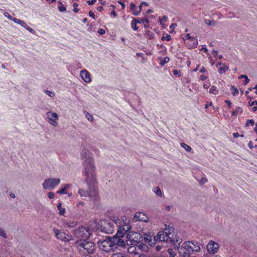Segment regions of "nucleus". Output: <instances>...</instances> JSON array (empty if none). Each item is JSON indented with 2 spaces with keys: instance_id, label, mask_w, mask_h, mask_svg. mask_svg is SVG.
Returning a JSON list of instances; mask_svg holds the SVG:
<instances>
[{
  "instance_id": "f257e3e1",
  "label": "nucleus",
  "mask_w": 257,
  "mask_h": 257,
  "mask_svg": "<svg viewBox=\"0 0 257 257\" xmlns=\"http://www.w3.org/2000/svg\"><path fill=\"white\" fill-rule=\"evenodd\" d=\"M81 159L83 160V174L85 177L84 181L88 186V191L79 189L78 193L81 197H89L95 200L97 196V192L95 187L96 182V175L94 160L90 156L88 151L85 150L81 154Z\"/></svg>"
},
{
  "instance_id": "f03ea898",
  "label": "nucleus",
  "mask_w": 257,
  "mask_h": 257,
  "mask_svg": "<svg viewBox=\"0 0 257 257\" xmlns=\"http://www.w3.org/2000/svg\"><path fill=\"white\" fill-rule=\"evenodd\" d=\"M115 223L116 224H120L121 225L118 229L116 234L112 237H107L105 239H99L97 241L99 248L107 252L114 251L117 246L122 247L125 246V242L122 238L131 228L129 220L126 219L124 220H122V221L119 219H116Z\"/></svg>"
},
{
  "instance_id": "7ed1b4c3",
  "label": "nucleus",
  "mask_w": 257,
  "mask_h": 257,
  "mask_svg": "<svg viewBox=\"0 0 257 257\" xmlns=\"http://www.w3.org/2000/svg\"><path fill=\"white\" fill-rule=\"evenodd\" d=\"M76 243L78 245L79 250L85 254H92L95 251V245L92 242L82 239L77 241Z\"/></svg>"
},
{
  "instance_id": "20e7f679",
  "label": "nucleus",
  "mask_w": 257,
  "mask_h": 257,
  "mask_svg": "<svg viewBox=\"0 0 257 257\" xmlns=\"http://www.w3.org/2000/svg\"><path fill=\"white\" fill-rule=\"evenodd\" d=\"M192 241H186L181 246H179L177 250L180 256L182 257H190L192 253L191 245Z\"/></svg>"
},
{
  "instance_id": "39448f33",
  "label": "nucleus",
  "mask_w": 257,
  "mask_h": 257,
  "mask_svg": "<svg viewBox=\"0 0 257 257\" xmlns=\"http://www.w3.org/2000/svg\"><path fill=\"white\" fill-rule=\"evenodd\" d=\"M126 238L125 243L128 245H137L142 239V235L137 232L130 231L126 235Z\"/></svg>"
},
{
  "instance_id": "423d86ee",
  "label": "nucleus",
  "mask_w": 257,
  "mask_h": 257,
  "mask_svg": "<svg viewBox=\"0 0 257 257\" xmlns=\"http://www.w3.org/2000/svg\"><path fill=\"white\" fill-rule=\"evenodd\" d=\"M171 227H165L164 231H159L157 236L154 237V240L169 243V238H170L169 235H171V237L173 236L171 234Z\"/></svg>"
},
{
  "instance_id": "0eeeda50",
  "label": "nucleus",
  "mask_w": 257,
  "mask_h": 257,
  "mask_svg": "<svg viewBox=\"0 0 257 257\" xmlns=\"http://www.w3.org/2000/svg\"><path fill=\"white\" fill-rule=\"evenodd\" d=\"M100 229L102 232L107 234L113 233L114 225L112 222L106 220H101L99 223Z\"/></svg>"
},
{
  "instance_id": "6e6552de",
  "label": "nucleus",
  "mask_w": 257,
  "mask_h": 257,
  "mask_svg": "<svg viewBox=\"0 0 257 257\" xmlns=\"http://www.w3.org/2000/svg\"><path fill=\"white\" fill-rule=\"evenodd\" d=\"M61 180L59 178H49L45 179L42 183L44 189H53L60 183Z\"/></svg>"
},
{
  "instance_id": "1a4fd4ad",
  "label": "nucleus",
  "mask_w": 257,
  "mask_h": 257,
  "mask_svg": "<svg viewBox=\"0 0 257 257\" xmlns=\"http://www.w3.org/2000/svg\"><path fill=\"white\" fill-rule=\"evenodd\" d=\"M53 231L56 237L63 242H68L73 239L72 235L66 234L61 230L54 228Z\"/></svg>"
},
{
  "instance_id": "9d476101",
  "label": "nucleus",
  "mask_w": 257,
  "mask_h": 257,
  "mask_svg": "<svg viewBox=\"0 0 257 257\" xmlns=\"http://www.w3.org/2000/svg\"><path fill=\"white\" fill-rule=\"evenodd\" d=\"M74 235L78 238H82L85 239V238L89 236L90 233L87 228L81 227L75 230Z\"/></svg>"
},
{
  "instance_id": "9b49d317",
  "label": "nucleus",
  "mask_w": 257,
  "mask_h": 257,
  "mask_svg": "<svg viewBox=\"0 0 257 257\" xmlns=\"http://www.w3.org/2000/svg\"><path fill=\"white\" fill-rule=\"evenodd\" d=\"M46 115L49 123L53 126H57L58 124V115L56 112H52L51 111L47 112Z\"/></svg>"
},
{
  "instance_id": "f8f14e48",
  "label": "nucleus",
  "mask_w": 257,
  "mask_h": 257,
  "mask_svg": "<svg viewBox=\"0 0 257 257\" xmlns=\"http://www.w3.org/2000/svg\"><path fill=\"white\" fill-rule=\"evenodd\" d=\"M171 234L173 236L171 237V235H170V238H169V243H172L175 246V248L177 249L182 242V238L174 233V229L172 227L171 228Z\"/></svg>"
},
{
  "instance_id": "ddd939ff",
  "label": "nucleus",
  "mask_w": 257,
  "mask_h": 257,
  "mask_svg": "<svg viewBox=\"0 0 257 257\" xmlns=\"http://www.w3.org/2000/svg\"><path fill=\"white\" fill-rule=\"evenodd\" d=\"M206 248L208 252L207 254L211 256V254H214L218 251L219 245L217 242L211 240L207 244Z\"/></svg>"
},
{
  "instance_id": "4468645a",
  "label": "nucleus",
  "mask_w": 257,
  "mask_h": 257,
  "mask_svg": "<svg viewBox=\"0 0 257 257\" xmlns=\"http://www.w3.org/2000/svg\"><path fill=\"white\" fill-rule=\"evenodd\" d=\"M133 221L134 222H137L138 221L148 222L149 221V217L145 213L141 212H138L134 216Z\"/></svg>"
},
{
  "instance_id": "2eb2a0df",
  "label": "nucleus",
  "mask_w": 257,
  "mask_h": 257,
  "mask_svg": "<svg viewBox=\"0 0 257 257\" xmlns=\"http://www.w3.org/2000/svg\"><path fill=\"white\" fill-rule=\"evenodd\" d=\"M81 78L86 83L91 82V78L89 73L86 70H82L80 73Z\"/></svg>"
},
{
  "instance_id": "dca6fc26",
  "label": "nucleus",
  "mask_w": 257,
  "mask_h": 257,
  "mask_svg": "<svg viewBox=\"0 0 257 257\" xmlns=\"http://www.w3.org/2000/svg\"><path fill=\"white\" fill-rule=\"evenodd\" d=\"M185 43L187 47L190 49L197 46L198 41L195 38L192 37L189 41H185Z\"/></svg>"
},
{
  "instance_id": "f3484780",
  "label": "nucleus",
  "mask_w": 257,
  "mask_h": 257,
  "mask_svg": "<svg viewBox=\"0 0 257 257\" xmlns=\"http://www.w3.org/2000/svg\"><path fill=\"white\" fill-rule=\"evenodd\" d=\"M144 238L146 242L152 245L155 243L154 239H153L152 236L150 233H145L144 234Z\"/></svg>"
},
{
  "instance_id": "a211bd4d",
  "label": "nucleus",
  "mask_w": 257,
  "mask_h": 257,
  "mask_svg": "<svg viewBox=\"0 0 257 257\" xmlns=\"http://www.w3.org/2000/svg\"><path fill=\"white\" fill-rule=\"evenodd\" d=\"M63 187L59 190L57 191V193L60 194H65L67 193L66 190L71 187V185L68 184H63L61 185Z\"/></svg>"
},
{
  "instance_id": "6ab92c4d",
  "label": "nucleus",
  "mask_w": 257,
  "mask_h": 257,
  "mask_svg": "<svg viewBox=\"0 0 257 257\" xmlns=\"http://www.w3.org/2000/svg\"><path fill=\"white\" fill-rule=\"evenodd\" d=\"M137 24H141V21L136 18H133L131 22V27L132 29L135 31L138 30V27L137 26Z\"/></svg>"
},
{
  "instance_id": "aec40b11",
  "label": "nucleus",
  "mask_w": 257,
  "mask_h": 257,
  "mask_svg": "<svg viewBox=\"0 0 257 257\" xmlns=\"http://www.w3.org/2000/svg\"><path fill=\"white\" fill-rule=\"evenodd\" d=\"M191 248H192V252H199L201 250L200 247L199 245V243L196 241H192Z\"/></svg>"
},
{
  "instance_id": "412c9836",
  "label": "nucleus",
  "mask_w": 257,
  "mask_h": 257,
  "mask_svg": "<svg viewBox=\"0 0 257 257\" xmlns=\"http://www.w3.org/2000/svg\"><path fill=\"white\" fill-rule=\"evenodd\" d=\"M159 60H160V65L161 66H164L170 61V59L168 57H165V58L159 57Z\"/></svg>"
},
{
  "instance_id": "4be33fe9",
  "label": "nucleus",
  "mask_w": 257,
  "mask_h": 257,
  "mask_svg": "<svg viewBox=\"0 0 257 257\" xmlns=\"http://www.w3.org/2000/svg\"><path fill=\"white\" fill-rule=\"evenodd\" d=\"M138 248L139 249L144 252H147L149 250L148 246L144 243L140 244L138 246Z\"/></svg>"
},
{
  "instance_id": "5701e85b",
  "label": "nucleus",
  "mask_w": 257,
  "mask_h": 257,
  "mask_svg": "<svg viewBox=\"0 0 257 257\" xmlns=\"http://www.w3.org/2000/svg\"><path fill=\"white\" fill-rule=\"evenodd\" d=\"M136 245H132L128 248L127 250L128 252L134 254H139L140 253L138 252Z\"/></svg>"
},
{
  "instance_id": "b1692460",
  "label": "nucleus",
  "mask_w": 257,
  "mask_h": 257,
  "mask_svg": "<svg viewBox=\"0 0 257 257\" xmlns=\"http://www.w3.org/2000/svg\"><path fill=\"white\" fill-rule=\"evenodd\" d=\"M229 69V67H227L225 64H222V66L218 68V72L220 74H223L226 71Z\"/></svg>"
},
{
  "instance_id": "393cba45",
  "label": "nucleus",
  "mask_w": 257,
  "mask_h": 257,
  "mask_svg": "<svg viewBox=\"0 0 257 257\" xmlns=\"http://www.w3.org/2000/svg\"><path fill=\"white\" fill-rule=\"evenodd\" d=\"M57 208L59 211V214L60 215H64L65 213V208L62 207L61 203H59L58 204Z\"/></svg>"
},
{
  "instance_id": "a878e982",
  "label": "nucleus",
  "mask_w": 257,
  "mask_h": 257,
  "mask_svg": "<svg viewBox=\"0 0 257 257\" xmlns=\"http://www.w3.org/2000/svg\"><path fill=\"white\" fill-rule=\"evenodd\" d=\"M209 92L210 93H212L213 94L216 95L218 92V89H217L216 86L212 85L210 88Z\"/></svg>"
},
{
  "instance_id": "bb28decb",
  "label": "nucleus",
  "mask_w": 257,
  "mask_h": 257,
  "mask_svg": "<svg viewBox=\"0 0 257 257\" xmlns=\"http://www.w3.org/2000/svg\"><path fill=\"white\" fill-rule=\"evenodd\" d=\"M14 22L17 24L20 25V26H21L22 27H23L24 28L26 27L27 24H26V23L25 22H24L22 20H19L16 18V19L14 20Z\"/></svg>"
},
{
  "instance_id": "cd10ccee",
  "label": "nucleus",
  "mask_w": 257,
  "mask_h": 257,
  "mask_svg": "<svg viewBox=\"0 0 257 257\" xmlns=\"http://www.w3.org/2000/svg\"><path fill=\"white\" fill-rule=\"evenodd\" d=\"M242 112V109L239 107H237L235 108V110L233 111L232 112V115H236L238 114H241Z\"/></svg>"
},
{
  "instance_id": "c85d7f7f",
  "label": "nucleus",
  "mask_w": 257,
  "mask_h": 257,
  "mask_svg": "<svg viewBox=\"0 0 257 257\" xmlns=\"http://www.w3.org/2000/svg\"><path fill=\"white\" fill-rule=\"evenodd\" d=\"M154 192L155 193L159 196L161 197L162 195V193L161 189L158 187H156L154 189Z\"/></svg>"
},
{
  "instance_id": "c756f323",
  "label": "nucleus",
  "mask_w": 257,
  "mask_h": 257,
  "mask_svg": "<svg viewBox=\"0 0 257 257\" xmlns=\"http://www.w3.org/2000/svg\"><path fill=\"white\" fill-rule=\"evenodd\" d=\"M181 146L188 152H190L192 150L191 148L189 146L184 143L181 144Z\"/></svg>"
},
{
  "instance_id": "7c9ffc66",
  "label": "nucleus",
  "mask_w": 257,
  "mask_h": 257,
  "mask_svg": "<svg viewBox=\"0 0 257 257\" xmlns=\"http://www.w3.org/2000/svg\"><path fill=\"white\" fill-rule=\"evenodd\" d=\"M141 22L143 24L145 28H148L149 27L148 23L149 22V19L148 18H145L141 19Z\"/></svg>"
},
{
  "instance_id": "2f4dec72",
  "label": "nucleus",
  "mask_w": 257,
  "mask_h": 257,
  "mask_svg": "<svg viewBox=\"0 0 257 257\" xmlns=\"http://www.w3.org/2000/svg\"><path fill=\"white\" fill-rule=\"evenodd\" d=\"M204 22L206 25L209 26H214L216 24V23L215 21H210L207 19L205 20Z\"/></svg>"
},
{
  "instance_id": "473e14b6",
  "label": "nucleus",
  "mask_w": 257,
  "mask_h": 257,
  "mask_svg": "<svg viewBox=\"0 0 257 257\" xmlns=\"http://www.w3.org/2000/svg\"><path fill=\"white\" fill-rule=\"evenodd\" d=\"M58 4L60 5V6L58 7V9L59 11L61 12H65L66 11V8L62 5V2L59 1L58 2Z\"/></svg>"
},
{
  "instance_id": "72a5a7b5",
  "label": "nucleus",
  "mask_w": 257,
  "mask_h": 257,
  "mask_svg": "<svg viewBox=\"0 0 257 257\" xmlns=\"http://www.w3.org/2000/svg\"><path fill=\"white\" fill-rule=\"evenodd\" d=\"M167 252L169 253L170 257H175L176 255V252L174 251L171 248L168 249Z\"/></svg>"
},
{
  "instance_id": "f704fd0d",
  "label": "nucleus",
  "mask_w": 257,
  "mask_h": 257,
  "mask_svg": "<svg viewBox=\"0 0 257 257\" xmlns=\"http://www.w3.org/2000/svg\"><path fill=\"white\" fill-rule=\"evenodd\" d=\"M0 236L4 238H7L8 236L4 229L0 227Z\"/></svg>"
},
{
  "instance_id": "c9c22d12",
  "label": "nucleus",
  "mask_w": 257,
  "mask_h": 257,
  "mask_svg": "<svg viewBox=\"0 0 257 257\" xmlns=\"http://www.w3.org/2000/svg\"><path fill=\"white\" fill-rule=\"evenodd\" d=\"M66 225H67L69 227H74L76 226L77 222L75 221H73L72 222L69 223L68 222H65Z\"/></svg>"
},
{
  "instance_id": "e433bc0d",
  "label": "nucleus",
  "mask_w": 257,
  "mask_h": 257,
  "mask_svg": "<svg viewBox=\"0 0 257 257\" xmlns=\"http://www.w3.org/2000/svg\"><path fill=\"white\" fill-rule=\"evenodd\" d=\"M167 19L168 18H167V16H163L162 18V19H160V20H159L160 24L161 25H164L165 22L167 21Z\"/></svg>"
},
{
  "instance_id": "4c0bfd02",
  "label": "nucleus",
  "mask_w": 257,
  "mask_h": 257,
  "mask_svg": "<svg viewBox=\"0 0 257 257\" xmlns=\"http://www.w3.org/2000/svg\"><path fill=\"white\" fill-rule=\"evenodd\" d=\"M231 90L232 95H236V94H238L239 92L238 89L234 86H231Z\"/></svg>"
},
{
  "instance_id": "58836bf2",
  "label": "nucleus",
  "mask_w": 257,
  "mask_h": 257,
  "mask_svg": "<svg viewBox=\"0 0 257 257\" xmlns=\"http://www.w3.org/2000/svg\"><path fill=\"white\" fill-rule=\"evenodd\" d=\"M44 92L46 94H47L48 96L51 97H53L55 96V93L53 91L49 90H44Z\"/></svg>"
},
{
  "instance_id": "ea45409f",
  "label": "nucleus",
  "mask_w": 257,
  "mask_h": 257,
  "mask_svg": "<svg viewBox=\"0 0 257 257\" xmlns=\"http://www.w3.org/2000/svg\"><path fill=\"white\" fill-rule=\"evenodd\" d=\"M86 118L90 121L92 122L93 121V116L89 114L88 112H87L85 114Z\"/></svg>"
},
{
  "instance_id": "a19ab883",
  "label": "nucleus",
  "mask_w": 257,
  "mask_h": 257,
  "mask_svg": "<svg viewBox=\"0 0 257 257\" xmlns=\"http://www.w3.org/2000/svg\"><path fill=\"white\" fill-rule=\"evenodd\" d=\"M4 15L5 17H7L9 20H12L14 22V20L16 19V18H14L11 15H10L8 13L6 12L4 13Z\"/></svg>"
},
{
  "instance_id": "79ce46f5",
  "label": "nucleus",
  "mask_w": 257,
  "mask_h": 257,
  "mask_svg": "<svg viewBox=\"0 0 257 257\" xmlns=\"http://www.w3.org/2000/svg\"><path fill=\"white\" fill-rule=\"evenodd\" d=\"M249 125L251 126H253L254 125V121L253 120V119H247L246 120L245 126H248Z\"/></svg>"
},
{
  "instance_id": "37998d69",
  "label": "nucleus",
  "mask_w": 257,
  "mask_h": 257,
  "mask_svg": "<svg viewBox=\"0 0 257 257\" xmlns=\"http://www.w3.org/2000/svg\"><path fill=\"white\" fill-rule=\"evenodd\" d=\"M78 6V5L76 3H74L73 4V7L74 8H73V11L74 12L77 13L79 11V10L78 9H77Z\"/></svg>"
},
{
  "instance_id": "c03bdc74",
  "label": "nucleus",
  "mask_w": 257,
  "mask_h": 257,
  "mask_svg": "<svg viewBox=\"0 0 257 257\" xmlns=\"http://www.w3.org/2000/svg\"><path fill=\"white\" fill-rule=\"evenodd\" d=\"M162 40H167V41H169L171 40V36L169 35H167L166 36H163L162 38Z\"/></svg>"
},
{
  "instance_id": "a18cd8bd",
  "label": "nucleus",
  "mask_w": 257,
  "mask_h": 257,
  "mask_svg": "<svg viewBox=\"0 0 257 257\" xmlns=\"http://www.w3.org/2000/svg\"><path fill=\"white\" fill-rule=\"evenodd\" d=\"M25 28L32 34L35 33V31L32 28L28 26L27 25H26V27H25Z\"/></svg>"
},
{
  "instance_id": "49530a36",
  "label": "nucleus",
  "mask_w": 257,
  "mask_h": 257,
  "mask_svg": "<svg viewBox=\"0 0 257 257\" xmlns=\"http://www.w3.org/2000/svg\"><path fill=\"white\" fill-rule=\"evenodd\" d=\"M173 73L174 75H176V76L177 75L179 77H180L181 76V74L180 73V72L178 71L177 70H173Z\"/></svg>"
},
{
  "instance_id": "de8ad7c7",
  "label": "nucleus",
  "mask_w": 257,
  "mask_h": 257,
  "mask_svg": "<svg viewBox=\"0 0 257 257\" xmlns=\"http://www.w3.org/2000/svg\"><path fill=\"white\" fill-rule=\"evenodd\" d=\"M98 33L100 35H104L105 33V31L104 30L102 29H99L97 31Z\"/></svg>"
},
{
  "instance_id": "09e8293b",
  "label": "nucleus",
  "mask_w": 257,
  "mask_h": 257,
  "mask_svg": "<svg viewBox=\"0 0 257 257\" xmlns=\"http://www.w3.org/2000/svg\"><path fill=\"white\" fill-rule=\"evenodd\" d=\"M48 196L50 199H53L54 197V194L52 192H49L48 194Z\"/></svg>"
},
{
  "instance_id": "8fccbe9b",
  "label": "nucleus",
  "mask_w": 257,
  "mask_h": 257,
  "mask_svg": "<svg viewBox=\"0 0 257 257\" xmlns=\"http://www.w3.org/2000/svg\"><path fill=\"white\" fill-rule=\"evenodd\" d=\"M96 0H91V1H87V3L88 5L91 6V5H93V4H94L96 3Z\"/></svg>"
},
{
  "instance_id": "3c124183",
  "label": "nucleus",
  "mask_w": 257,
  "mask_h": 257,
  "mask_svg": "<svg viewBox=\"0 0 257 257\" xmlns=\"http://www.w3.org/2000/svg\"><path fill=\"white\" fill-rule=\"evenodd\" d=\"M207 181V179L206 178H202L201 180L199 181V182L202 184H204L206 183Z\"/></svg>"
},
{
  "instance_id": "603ef678",
  "label": "nucleus",
  "mask_w": 257,
  "mask_h": 257,
  "mask_svg": "<svg viewBox=\"0 0 257 257\" xmlns=\"http://www.w3.org/2000/svg\"><path fill=\"white\" fill-rule=\"evenodd\" d=\"M130 7H131V10L132 11H135L136 9V6L134 3H131L130 4Z\"/></svg>"
},
{
  "instance_id": "864d4df0",
  "label": "nucleus",
  "mask_w": 257,
  "mask_h": 257,
  "mask_svg": "<svg viewBox=\"0 0 257 257\" xmlns=\"http://www.w3.org/2000/svg\"><path fill=\"white\" fill-rule=\"evenodd\" d=\"M89 16L93 19H95L94 13L92 11H90L89 12Z\"/></svg>"
},
{
  "instance_id": "5fc2aeb1",
  "label": "nucleus",
  "mask_w": 257,
  "mask_h": 257,
  "mask_svg": "<svg viewBox=\"0 0 257 257\" xmlns=\"http://www.w3.org/2000/svg\"><path fill=\"white\" fill-rule=\"evenodd\" d=\"M249 82V79H248V78L247 77L245 78V80L243 82V84L244 85H247V84Z\"/></svg>"
},
{
  "instance_id": "6e6d98bb",
  "label": "nucleus",
  "mask_w": 257,
  "mask_h": 257,
  "mask_svg": "<svg viewBox=\"0 0 257 257\" xmlns=\"http://www.w3.org/2000/svg\"><path fill=\"white\" fill-rule=\"evenodd\" d=\"M249 105L250 106H253L254 105H257V101H253L252 102H249Z\"/></svg>"
},
{
  "instance_id": "4d7b16f0",
  "label": "nucleus",
  "mask_w": 257,
  "mask_h": 257,
  "mask_svg": "<svg viewBox=\"0 0 257 257\" xmlns=\"http://www.w3.org/2000/svg\"><path fill=\"white\" fill-rule=\"evenodd\" d=\"M185 37L186 38V40H185V41H189L190 39V38H192V37L190 36V35L189 34H186Z\"/></svg>"
},
{
  "instance_id": "13d9d810",
  "label": "nucleus",
  "mask_w": 257,
  "mask_h": 257,
  "mask_svg": "<svg viewBox=\"0 0 257 257\" xmlns=\"http://www.w3.org/2000/svg\"><path fill=\"white\" fill-rule=\"evenodd\" d=\"M162 248V246L161 245H156V246L155 247V249L157 251H160Z\"/></svg>"
},
{
  "instance_id": "bf43d9fd",
  "label": "nucleus",
  "mask_w": 257,
  "mask_h": 257,
  "mask_svg": "<svg viewBox=\"0 0 257 257\" xmlns=\"http://www.w3.org/2000/svg\"><path fill=\"white\" fill-rule=\"evenodd\" d=\"M212 105V102H207L205 106V108H207L209 106H211Z\"/></svg>"
},
{
  "instance_id": "052dcab7",
  "label": "nucleus",
  "mask_w": 257,
  "mask_h": 257,
  "mask_svg": "<svg viewBox=\"0 0 257 257\" xmlns=\"http://www.w3.org/2000/svg\"><path fill=\"white\" fill-rule=\"evenodd\" d=\"M133 14L135 16H138L140 13V11H136V10L135 11H133Z\"/></svg>"
},
{
  "instance_id": "680f3d73",
  "label": "nucleus",
  "mask_w": 257,
  "mask_h": 257,
  "mask_svg": "<svg viewBox=\"0 0 257 257\" xmlns=\"http://www.w3.org/2000/svg\"><path fill=\"white\" fill-rule=\"evenodd\" d=\"M248 146L250 149H252L253 147V143L251 141H249Z\"/></svg>"
},
{
  "instance_id": "e2e57ef3",
  "label": "nucleus",
  "mask_w": 257,
  "mask_h": 257,
  "mask_svg": "<svg viewBox=\"0 0 257 257\" xmlns=\"http://www.w3.org/2000/svg\"><path fill=\"white\" fill-rule=\"evenodd\" d=\"M212 53H213V56L214 57H217L218 56V52L216 50H213L212 51Z\"/></svg>"
},
{
  "instance_id": "0e129e2a",
  "label": "nucleus",
  "mask_w": 257,
  "mask_h": 257,
  "mask_svg": "<svg viewBox=\"0 0 257 257\" xmlns=\"http://www.w3.org/2000/svg\"><path fill=\"white\" fill-rule=\"evenodd\" d=\"M141 6H146L148 7L149 6V4L145 2H142L141 3Z\"/></svg>"
},
{
  "instance_id": "69168bd1",
  "label": "nucleus",
  "mask_w": 257,
  "mask_h": 257,
  "mask_svg": "<svg viewBox=\"0 0 257 257\" xmlns=\"http://www.w3.org/2000/svg\"><path fill=\"white\" fill-rule=\"evenodd\" d=\"M118 3L121 5L122 9H123L125 8V5L123 3H122L121 1H119L118 2Z\"/></svg>"
},
{
  "instance_id": "338daca9",
  "label": "nucleus",
  "mask_w": 257,
  "mask_h": 257,
  "mask_svg": "<svg viewBox=\"0 0 257 257\" xmlns=\"http://www.w3.org/2000/svg\"><path fill=\"white\" fill-rule=\"evenodd\" d=\"M225 103H226V104L228 105V106H229V107H231V102L230 101H229V100H226L225 101Z\"/></svg>"
},
{
  "instance_id": "774afa93",
  "label": "nucleus",
  "mask_w": 257,
  "mask_h": 257,
  "mask_svg": "<svg viewBox=\"0 0 257 257\" xmlns=\"http://www.w3.org/2000/svg\"><path fill=\"white\" fill-rule=\"evenodd\" d=\"M201 50L203 51L205 53H206L208 51L207 48L205 46H203Z\"/></svg>"
}]
</instances>
